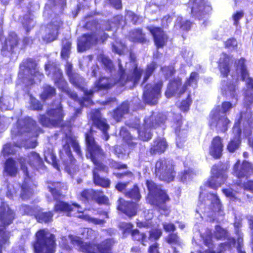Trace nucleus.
Here are the masks:
<instances>
[{
  "label": "nucleus",
  "mask_w": 253,
  "mask_h": 253,
  "mask_svg": "<svg viewBox=\"0 0 253 253\" xmlns=\"http://www.w3.org/2000/svg\"><path fill=\"white\" fill-rule=\"evenodd\" d=\"M227 241L220 243L219 245V247L220 251H226L230 250L232 247L234 246L236 244V240L234 238L230 237L227 238Z\"/></svg>",
  "instance_id": "nucleus-54"
},
{
  "label": "nucleus",
  "mask_w": 253,
  "mask_h": 253,
  "mask_svg": "<svg viewBox=\"0 0 253 253\" xmlns=\"http://www.w3.org/2000/svg\"><path fill=\"white\" fill-rule=\"evenodd\" d=\"M20 44V38L14 31H10L2 43L0 54L7 57L15 54Z\"/></svg>",
  "instance_id": "nucleus-12"
},
{
  "label": "nucleus",
  "mask_w": 253,
  "mask_h": 253,
  "mask_svg": "<svg viewBox=\"0 0 253 253\" xmlns=\"http://www.w3.org/2000/svg\"><path fill=\"white\" fill-rule=\"evenodd\" d=\"M247 61L244 57H241L235 62V69L240 72L241 79L246 82V86L248 89L253 90V78L250 77V73L246 64ZM250 102L253 103V92L250 95Z\"/></svg>",
  "instance_id": "nucleus-14"
},
{
  "label": "nucleus",
  "mask_w": 253,
  "mask_h": 253,
  "mask_svg": "<svg viewBox=\"0 0 253 253\" xmlns=\"http://www.w3.org/2000/svg\"><path fill=\"white\" fill-rule=\"evenodd\" d=\"M47 26L49 27L50 32L42 37L43 41L46 43L52 42L58 39L61 24H55L53 22H50Z\"/></svg>",
  "instance_id": "nucleus-34"
},
{
  "label": "nucleus",
  "mask_w": 253,
  "mask_h": 253,
  "mask_svg": "<svg viewBox=\"0 0 253 253\" xmlns=\"http://www.w3.org/2000/svg\"><path fill=\"white\" fill-rule=\"evenodd\" d=\"M77 198L83 203L86 204L93 201L98 205L109 204L108 198L104 194L101 190L84 189L78 195Z\"/></svg>",
  "instance_id": "nucleus-10"
},
{
  "label": "nucleus",
  "mask_w": 253,
  "mask_h": 253,
  "mask_svg": "<svg viewBox=\"0 0 253 253\" xmlns=\"http://www.w3.org/2000/svg\"><path fill=\"white\" fill-rule=\"evenodd\" d=\"M236 184L242 188L244 190L253 193V179H248L244 182H242L240 180H238Z\"/></svg>",
  "instance_id": "nucleus-51"
},
{
  "label": "nucleus",
  "mask_w": 253,
  "mask_h": 253,
  "mask_svg": "<svg viewBox=\"0 0 253 253\" xmlns=\"http://www.w3.org/2000/svg\"><path fill=\"white\" fill-rule=\"evenodd\" d=\"M145 184L149 191L147 196L149 203L159 211H168L166 204L170 200V198L166 191L151 180H146Z\"/></svg>",
  "instance_id": "nucleus-4"
},
{
  "label": "nucleus",
  "mask_w": 253,
  "mask_h": 253,
  "mask_svg": "<svg viewBox=\"0 0 253 253\" xmlns=\"http://www.w3.org/2000/svg\"><path fill=\"white\" fill-rule=\"evenodd\" d=\"M66 137L71 143L74 150L78 155L82 156V152L79 143L77 141V140L73 137L68 136L67 134H66Z\"/></svg>",
  "instance_id": "nucleus-58"
},
{
  "label": "nucleus",
  "mask_w": 253,
  "mask_h": 253,
  "mask_svg": "<svg viewBox=\"0 0 253 253\" xmlns=\"http://www.w3.org/2000/svg\"><path fill=\"white\" fill-rule=\"evenodd\" d=\"M18 167L15 160L12 158L7 159L4 165V171L11 177H15L18 173Z\"/></svg>",
  "instance_id": "nucleus-36"
},
{
  "label": "nucleus",
  "mask_w": 253,
  "mask_h": 253,
  "mask_svg": "<svg viewBox=\"0 0 253 253\" xmlns=\"http://www.w3.org/2000/svg\"><path fill=\"white\" fill-rule=\"evenodd\" d=\"M165 118L162 115H156L152 113L150 116L145 117L142 126L150 130L156 129L161 124L165 123Z\"/></svg>",
  "instance_id": "nucleus-27"
},
{
  "label": "nucleus",
  "mask_w": 253,
  "mask_h": 253,
  "mask_svg": "<svg viewBox=\"0 0 253 253\" xmlns=\"http://www.w3.org/2000/svg\"><path fill=\"white\" fill-rule=\"evenodd\" d=\"M220 111L213 110L210 115V126H214L217 132L224 133L228 129L231 122L226 115H220Z\"/></svg>",
  "instance_id": "nucleus-15"
},
{
  "label": "nucleus",
  "mask_w": 253,
  "mask_h": 253,
  "mask_svg": "<svg viewBox=\"0 0 253 253\" xmlns=\"http://www.w3.org/2000/svg\"><path fill=\"white\" fill-rule=\"evenodd\" d=\"M168 147V144L164 138L158 137L155 139L150 145L149 153L151 156L161 155L164 153Z\"/></svg>",
  "instance_id": "nucleus-28"
},
{
  "label": "nucleus",
  "mask_w": 253,
  "mask_h": 253,
  "mask_svg": "<svg viewBox=\"0 0 253 253\" xmlns=\"http://www.w3.org/2000/svg\"><path fill=\"white\" fill-rule=\"evenodd\" d=\"M99 41V38L95 32L84 34L78 40V50L80 52H84L89 49L91 46L97 44Z\"/></svg>",
  "instance_id": "nucleus-19"
},
{
  "label": "nucleus",
  "mask_w": 253,
  "mask_h": 253,
  "mask_svg": "<svg viewBox=\"0 0 253 253\" xmlns=\"http://www.w3.org/2000/svg\"><path fill=\"white\" fill-rule=\"evenodd\" d=\"M129 110V103L126 100L122 102L112 112V117L117 122H120L124 116L128 113Z\"/></svg>",
  "instance_id": "nucleus-33"
},
{
  "label": "nucleus",
  "mask_w": 253,
  "mask_h": 253,
  "mask_svg": "<svg viewBox=\"0 0 253 253\" xmlns=\"http://www.w3.org/2000/svg\"><path fill=\"white\" fill-rule=\"evenodd\" d=\"M61 43L60 56L62 58L67 59L69 57L71 52L72 42L69 39L64 38L62 39Z\"/></svg>",
  "instance_id": "nucleus-41"
},
{
  "label": "nucleus",
  "mask_w": 253,
  "mask_h": 253,
  "mask_svg": "<svg viewBox=\"0 0 253 253\" xmlns=\"http://www.w3.org/2000/svg\"><path fill=\"white\" fill-rule=\"evenodd\" d=\"M162 235V232L160 229L154 228L149 231V239L150 240H158Z\"/></svg>",
  "instance_id": "nucleus-61"
},
{
  "label": "nucleus",
  "mask_w": 253,
  "mask_h": 253,
  "mask_svg": "<svg viewBox=\"0 0 253 253\" xmlns=\"http://www.w3.org/2000/svg\"><path fill=\"white\" fill-rule=\"evenodd\" d=\"M212 7L208 0H192L191 16L199 21L208 18L212 13Z\"/></svg>",
  "instance_id": "nucleus-9"
},
{
  "label": "nucleus",
  "mask_w": 253,
  "mask_h": 253,
  "mask_svg": "<svg viewBox=\"0 0 253 253\" xmlns=\"http://www.w3.org/2000/svg\"><path fill=\"white\" fill-rule=\"evenodd\" d=\"M154 174L159 180L169 183L173 181L175 177V166L168 159L160 158L155 164Z\"/></svg>",
  "instance_id": "nucleus-6"
},
{
  "label": "nucleus",
  "mask_w": 253,
  "mask_h": 253,
  "mask_svg": "<svg viewBox=\"0 0 253 253\" xmlns=\"http://www.w3.org/2000/svg\"><path fill=\"white\" fill-rule=\"evenodd\" d=\"M9 236L3 229H0V252L3 246L8 242Z\"/></svg>",
  "instance_id": "nucleus-63"
},
{
  "label": "nucleus",
  "mask_w": 253,
  "mask_h": 253,
  "mask_svg": "<svg viewBox=\"0 0 253 253\" xmlns=\"http://www.w3.org/2000/svg\"><path fill=\"white\" fill-rule=\"evenodd\" d=\"M15 218L14 212L5 202L0 204V227L5 228L13 222Z\"/></svg>",
  "instance_id": "nucleus-24"
},
{
  "label": "nucleus",
  "mask_w": 253,
  "mask_h": 253,
  "mask_svg": "<svg viewBox=\"0 0 253 253\" xmlns=\"http://www.w3.org/2000/svg\"><path fill=\"white\" fill-rule=\"evenodd\" d=\"M118 74L119 78L113 82L115 85L118 84L119 86L122 87L130 82L129 75H126V70L121 65L119 66Z\"/></svg>",
  "instance_id": "nucleus-43"
},
{
  "label": "nucleus",
  "mask_w": 253,
  "mask_h": 253,
  "mask_svg": "<svg viewBox=\"0 0 253 253\" xmlns=\"http://www.w3.org/2000/svg\"><path fill=\"white\" fill-rule=\"evenodd\" d=\"M135 128L136 129L138 134V138L142 141H148L153 136V133L149 128H145L143 126L138 124Z\"/></svg>",
  "instance_id": "nucleus-39"
},
{
  "label": "nucleus",
  "mask_w": 253,
  "mask_h": 253,
  "mask_svg": "<svg viewBox=\"0 0 253 253\" xmlns=\"http://www.w3.org/2000/svg\"><path fill=\"white\" fill-rule=\"evenodd\" d=\"M241 143L239 136H235L232 138L228 142L227 149L231 153H233L238 149Z\"/></svg>",
  "instance_id": "nucleus-52"
},
{
  "label": "nucleus",
  "mask_w": 253,
  "mask_h": 253,
  "mask_svg": "<svg viewBox=\"0 0 253 253\" xmlns=\"http://www.w3.org/2000/svg\"><path fill=\"white\" fill-rule=\"evenodd\" d=\"M183 118L181 114H173L172 122V127L176 134V142L178 147H181L185 141L186 133L183 132L185 129L182 128Z\"/></svg>",
  "instance_id": "nucleus-18"
},
{
  "label": "nucleus",
  "mask_w": 253,
  "mask_h": 253,
  "mask_svg": "<svg viewBox=\"0 0 253 253\" xmlns=\"http://www.w3.org/2000/svg\"><path fill=\"white\" fill-rule=\"evenodd\" d=\"M166 242L169 245H176L177 246L180 245V239L176 233H170L169 234L166 239Z\"/></svg>",
  "instance_id": "nucleus-57"
},
{
  "label": "nucleus",
  "mask_w": 253,
  "mask_h": 253,
  "mask_svg": "<svg viewBox=\"0 0 253 253\" xmlns=\"http://www.w3.org/2000/svg\"><path fill=\"white\" fill-rule=\"evenodd\" d=\"M157 67L158 65L155 62H152L147 65L145 69L144 75L142 84L145 83L149 80Z\"/></svg>",
  "instance_id": "nucleus-46"
},
{
  "label": "nucleus",
  "mask_w": 253,
  "mask_h": 253,
  "mask_svg": "<svg viewBox=\"0 0 253 253\" xmlns=\"http://www.w3.org/2000/svg\"><path fill=\"white\" fill-rule=\"evenodd\" d=\"M19 68L18 77L23 83L33 84L35 83V77L40 75L38 64L34 58L24 59L19 65Z\"/></svg>",
  "instance_id": "nucleus-7"
},
{
  "label": "nucleus",
  "mask_w": 253,
  "mask_h": 253,
  "mask_svg": "<svg viewBox=\"0 0 253 253\" xmlns=\"http://www.w3.org/2000/svg\"><path fill=\"white\" fill-rule=\"evenodd\" d=\"M64 116L63 108L60 103L51 104L46 109L45 114L39 115V122L45 127L63 128L66 126L63 121Z\"/></svg>",
  "instance_id": "nucleus-3"
},
{
  "label": "nucleus",
  "mask_w": 253,
  "mask_h": 253,
  "mask_svg": "<svg viewBox=\"0 0 253 253\" xmlns=\"http://www.w3.org/2000/svg\"><path fill=\"white\" fill-rule=\"evenodd\" d=\"M93 129L91 127L85 133V142L89 158L94 165L92 169V180L93 183L97 186L104 188H108L111 185L110 179L101 176L98 172H107L108 168L99 160L100 157H104L105 154L101 146L95 142L93 135Z\"/></svg>",
  "instance_id": "nucleus-1"
},
{
  "label": "nucleus",
  "mask_w": 253,
  "mask_h": 253,
  "mask_svg": "<svg viewBox=\"0 0 253 253\" xmlns=\"http://www.w3.org/2000/svg\"><path fill=\"white\" fill-rule=\"evenodd\" d=\"M223 147L224 145L221 137L215 136L211 140L209 147V154L214 159H218L222 155Z\"/></svg>",
  "instance_id": "nucleus-26"
},
{
  "label": "nucleus",
  "mask_w": 253,
  "mask_h": 253,
  "mask_svg": "<svg viewBox=\"0 0 253 253\" xmlns=\"http://www.w3.org/2000/svg\"><path fill=\"white\" fill-rule=\"evenodd\" d=\"M199 80V74L196 72H192L188 78L187 79L184 84L182 86L178 94L179 96L183 94L187 90L188 86H190L192 84L197 85Z\"/></svg>",
  "instance_id": "nucleus-40"
},
{
  "label": "nucleus",
  "mask_w": 253,
  "mask_h": 253,
  "mask_svg": "<svg viewBox=\"0 0 253 253\" xmlns=\"http://www.w3.org/2000/svg\"><path fill=\"white\" fill-rule=\"evenodd\" d=\"M135 138L130 134L123 137L124 142L126 144L130 151L135 150L137 146V143L134 141Z\"/></svg>",
  "instance_id": "nucleus-53"
},
{
  "label": "nucleus",
  "mask_w": 253,
  "mask_h": 253,
  "mask_svg": "<svg viewBox=\"0 0 253 253\" xmlns=\"http://www.w3.org/2000/svg\"><path fill=\"white\" fill-rule=\"evenodd\" d=\"M142 73L143 70L138 68L137 65L134 67L131 75H129L130 81L132 83L133 85H135L138 84L141 77Z\"/></svg>",
  "instance_id": "nucleus-45"
},
{
  "label": "nucleus",
  "mask_w": 253,
  "mask_h": 253,
  "mask_svg": "<svg viewBox=\"0 0 253 253\" xmlns=\"http://www.w3.org/2000/svg\"><path fill=\"white\" fill-rule=\"evenodd\" d=\"M164 82L159 80L153 84H146L143 89L142 98L145 104L154 106L158 104L162 96V89Z\"/></svg>",
  "instance_id": "nucleus-8"
},
{
  "label": "nucleus",
  "mask_w": 253,
  "mask_h": 253,
  "mask_svg": "<svg viewBox=\"0 0 253 253\" xmlns=\"http://www.w3.org/2000/svg\"><path fill=\"white\" fill-rule=\"evenodd\" d=\"M212 197V200L210 205V208L212 211H214L216 209H219L221 207L220 200L216 194L210 193Z\"/></svg>",
  "instance_id": "nucleus-59"
},
{
  "label": "nucleus",
  "mask_w": 253,
  "mask_h": 253,
  "mask_svg": "<svg viewBox=\"0 0 253 253\" xmlns=\"http://www.w3.org/2000/svg\"><path fill=\"white\" fill-rule=\"evenodd\" d=\"M162 72H164V76L166 79L172 77L175 73V70L172 67L164 66L161 68Z\"/></svg>",
  "instance_id": "nucleus-62"
},
{
  "label": "nucleus",
  "mask_w": 253,
  "mask_h": 253,
  "mask_svg": "<svg viewBox=\"0 0 253 253\" xmlns=\"http://www.w3.org/2000/svg\"><path fill=\"white\" fill-rule=\"evenodd\" d=\"M26 162L32 168L37 169L43 165V162L39 154L35 151L28 153L23 161L20 162L21 169L26 176H29V171Z\"/></svg>",
  "instance_id": "nucleus-17"
},
{
  "label": "nucleus",
  "mask_w": 253,
  "mask_h": 253,
  "mask_svg": "<svg viewBox=\"0 0 253 253\" xmlns=\"http://www.w3.org/2000/svg\"><path fill=\"white\" fill-rule=\"evenodd\" d=\"M56 95V89L50 84H44L42 87V90L40 95L42 100L45 101Z\"/></svg>",
  "instance_id": "nucleus-42"
},
{
  "label": "nucleus",
  "mask_w": 253,
  "mask_h": 253,
  "mask_svg": "<svg viewBox=\"0 0 253 253\" xmlns=\"http://www.w3.org/2000/svg\"><path fill=\"white\" fill-rule=\"evenodd\" d=\"M223 165L222 163L213 165L211 169V175L206 182L207 186L213 190H217L225 183L227 176Z\"/></svg>",
  "instance_id": "nucleus-11"
},
{
  "label": "nucleus",
  "mask_w": 253,
  "mask_h": 253,
  "mask_svg": "<svg viewBox=\"0 0 253 253\" xmlns=\"http://www.w3.org/2000/svg\"><path fill=\"white\" fill-rule=\"evenodd\" d=\"M53 80L54 84L62 92L66 93L70 98L75 101L78 100L79 97L77 93L72 91L69 87L68 84L64 78L61 69L55 68L53 72Z\"/></svg>",
  "instance_id": "nucleus-13"
},
{
  "label": "nucleus",
  "mask_w": 253,
  "mask_h": 253,
  "mask_svg": "<svg viewBox=\"0 0 253 253\" xmlns=\"http://www.w3.org/2000/svg\"><path fill=\"white\" fill-rule=\"evenodd\" d=\"M75 208L77 209L78 212H81L79 210L80 209H81V207L79 204L76 203L70 204L66 202L58 200L54 204L52 211L53 212L65 213L68 216H71L72 212L75 211Z\"/></svg>",
  "instance_id": "nucleus-25"
},
{
  "label": "nucleus",
  "mask_w": 253,
  "mask_h": 253,
  "mask_svg": "<svg viewBox=\"0 0 253 253\" xmlns=\"http://www.w3.org/2000/svg\"><path fill=\"white\" fill-rule=\"evenodd\" d=\"M83 27L88 31H97L101 29V24L99 19L95 18L86 21Z\"/></svg>",
  "instance_id": "nucleus-48"
},
{
  "label": "nucleus",
  "mask_w": 253,
  "mask_h": 253,
  "mask_svg": "<svg viewBox=\"0 0 253 253\" xmlns=\"http://www.w3.org/2000/svg\"><path fill=\"white\" fill-rule=\"evenodd\" d=\"M33 194L32 190L27 184H23L21 186L20 197L23 200H27Z\"/></svg>",
  "instance_id": "nucleus-56"
},
{
  "label": "nucleus",
  "mask_w": 253,
  "mask_h": 253,
  "mask_svg": "<svg viewBox=\"0 0 253 253\" xmlns=\"http://www.w3.org/2000/svg\"><path fill=\"white\" fill-rule=\"evenodd\" d=\"M193 24V22L190 20L180 17L177 19L176 25L182 32H188L191 30Z\"/></svg>",
  "instance_id": "nucleus-44"
},
{
  "label": "nucleus",
  "mask_w": 253,
  "mask_h": 253,
  "mask_svg": "<svg viewBox=\"0 0 253 253\" xmlns=\"http://www.w3.org/2000/svg\"><path fill=\"white\" fill-rule=\"evenodd\" d=\"M85 86H84L83 89H80L84 93V95L85 96V97H83L81 99L78 100L81 106L83 107L84 105V103L86 101H89L90 98L93 96V94L94 92H98V91H94V88H93V86L91 89L87 90L85 87Z\"/></svg>",
  "instance_id": "nucleus-47"
},
{
  "label": "nucleus",
  "mask_w": 253,
  "mask_h": 253,
  "mask_svg": "<svg viewBox=\"0 0 253 253\" xmlns=\"http://www.w3.org/2000/svg\"><path fill=\"white\" fill-rule=\"evenodd\" d=\"M65 73L69 82L74 87L78 89H83L84 86H85L86 84L85 79L80 74L73 71L71 63H67Z\"/></svg>",
  "instance_id": "nucleus-21"
},
{
  "label": "nucleus",
  "mask_w": 253,
  "mask_h": 253,
  "mask_svg": "<svg viewBox=\"0 0 253 253\" xmlns=\"http://www.w3.org/2000/svg\"><path fill=\"white\" fill-rule=\"evenodd\" d=\"M107 4L116 10L123 9L122 0H106Z\"/></svg>",
  "instance_id": "nucleus-60"
},
{
  "label": "nucleus",
  "mask_w": 253,
  "mask_h": 253,
  "mask_svg": "<svg viewBox=\"0 0 253 253\" xmlns=\"http://www.w3.org/2000/svg\"><path fill=\"white\" fill-rule=\"evenodd\" d=\"M59 156L67 167L72 168L76 166V160L72 155L68 142H66L62 146V150L59 151Z\"/></svg>",
  "instance_id": "nucleus-30"
},
{
  "label": "nucleus",
  "mask_w": 253,
  "mask_h": 253,
  "mask_svg": "<svg viewBox=\"0 0 253 253\" xmlns=\"http://www.w3.org/2000/svg\"><path fill=\"white\" fill-rule=\"evenodd\" d=\"M228 233L227 231L219 225L215 227L214 236L217 240H224L227 238Z\"/></svg>",
  "instance_id": "nucleus-55"
},
{
  "label": "nucleus",
  "mask_w": 253,
  "mask_h": 253,
  "mask_svg": "<svg viewBox=\"0 0 253 253\" xmlns=\"http://www.w3.org/2000/svg\"><path fill=\"white\" fill-rule=\"evenodd\" d=\"M127 39L133 43L145 44L149 42L145 33L142 28H135L129 31L127 35Z\"/></svg>",
  "instance_id": "nucleus-29"
},
{
  "label": "nucleus",
  "mask_w": 253,
  "mask_h": 253,
  "mask_svg": "<svg viewBox=\"0 0 253 253\" xmlns=\"http://www.w3.org/2000/svg\"><path fill=\"white\" fill-rule=\"evenodd\" d=\"M72 242L78 247L79 251L84 253H113L112 249L114 241L110 238L106 239L99 243L85 242L80 239H74Z\"/></svg>",
  "instance_id": "nucleus-5"
},
{
  "label": "nucleus",
  "mask_w": 253,
  "mask_h": 253,
  "mask_svg": "<svg viewBox=\"0 0 253 253\" xmlns=\"http://www.w3.org/2000/svg\"><path fill=\"white\" fill-rule=\"evenodd\" d=\"M48 189L50 193L51 194L54 200L58 201L63 197V196L60 191L56 188L48 187Z\"/></svg>",
  "instance_id": "nucleus-64"
},
{
  "label": "nucleus",
  "mask_w": 253,
  "mask_h": 253,
  "mask_svg": "<svg viewBox=\"0 0 253 253\" xmlns=\"http://www.w3.org/2000/svg\"><path fill=\"white\" fill-rule=\"evenodd\" d=\"M90 119L93 126L101 131L104 135V139L106 141L108 140L110 137L108 132L110 126L106 119L102 118L100 111L99 109L92 110L90 113Z\"/></svg>",
  "instance_id": "nucleus-16"
},
{
  "label": "nucleus",
  "mask_w": 253,
  "mask_h": 253,
  "mask_svg": "<svg viewBox=\"0 0 253 253\" xmlns=\"http://www.w3.org/2000/svg\"><path fill=\"white\" fill-rule=\"evenodd\" d=\"M115 85V83L111 81L109 77L100 76L93 84V88L95 91H104L111 89Z\"/></svg>",
  "instance_id": "nucleus-32"
},
{
  "label": "nucleus",
  "mask_w": 253,
  "mask_h": 253,
  "mask_svg": "<svg viewBox=\"0 0 253 253\" xmlns=\"http://www.w3.org/2000/svg\"><path fill=\"white\" fill-rule=\"evenodd\" d=\"M124 195L136 202L139 201L142 197L140 188L136 183L134 184L130 189L124 192Z\"/></svg>",
  "instance_id": "nucleus-38"
},
{
  "label": "nucleus",
  "mask_w": 253,
  "mask_h": 253,
  "mask_svg": "<svg viewBox=\"0 0 253 253\" xmlns=\"http://www.w3.org/2000/svg\"><path fill=\"white\" fill-rule=\"evenodd\" d=\"M218 61V68L223 78H227L230 72V64L232 61V56L226 53H222Z\"/></svg>",
  "instance_id": "nucleus-31"
},
{
  "label": "nucleus",
  "mask_w": 253,
  "mask_h": 253,
  "mask_svg": "<svg viewBox=\"0 0 253 253\" xmlns=\"http://www.w3.org/2000/svg\"><path fill=\"white\" fill-rule=\"evenodd\" d=\"M54 213L53 211H38L35 215L37 221L40 223H49L53 221Z\"/></svg>",
  "instance_id": "nucleus-37"
},
{
  "label": "nucleus",
  "mask_w": 253,
  "mask_h": 253,
  "mask_svg": "<svg viewBox=\"0 0 253 253\" xmlns=\"http://www.w3.org/2000/svg\"><path fill=\"white\" fill-rule=\"evenodd\" d=\"M192 103V99L191 98V95L189 94L185 99H183L181 101L178 108L181 111L184 113L187 112L190 109V106Z\"/></svg>",
  "instance_id": "nucleus-50"
},
{
  "label": "nucleus",
  "mask_w": 253,
  "mask_h": 253,
  "mask_svg": "<svg viewBox=\"0 0 253 253\" xmlns=\"http://www.w3.org/2000/svg\"><path fill=\"white\" fill-rule=\"evenodd\" d=\"M153 38V41L157 49L163 48L168 41V37L162 28L160 27H147Z\"/></svg>",
  "instance_id": "nucleus-22"
},
{
  "label": "nucleus",
  "mask_w": 253,
  "mask_h": 253,
  "mask_svg": "<svg viewBox=\"0 0 253 253\" xmlns=\"http://www.w3.org/2000/svg\"><path fill=\"white\" fill-rule=\"evenodd\" d=\"M139 209V205L137 202L126 201L122 198L118 201L117 209L129 218L136 215Z\"/></svg>",
  "instance_id": "nucleus-20"
},
{
  "label": "nucleus",
  "mask_w": 253,
  "mask_h": 253,
  "mask_svg": "<svg viewBox=\"0 0 253 253\" xmlns=\"http://www.w3.org/2000/svg\"><path fill=\"white\" fill-rule=\"evenodd\" d=\"M35 238L32 243L34 253H55L57 245L54 234L42 228L36 231Z\"/></svg>",
  "instance_id": "nucleus-2"
},
{
  "label": "nucleus",
  "mask_w": 253,
  "mask_h": 253,
  "mask_svg": "<svg viewBox=\"0 0 253 253\" xmlns=\"http://www.w3.org/2000/svg\"><path fill=\"white\" fill-rule=\"evenodd\" d=\"M182 80L180 78H173L170 80L165 92V95L167 98H169L175 95L181 86Z\"/></svg>",
  "instance_id": "nucleus-35"
},
{
  "label": "nucleus",
  "mask_w": 253,
  "mask_h": 253,
  "mask_svg": "<svg viewBox=\"0 0 253 253\" xmlns=\"http://www.w3.org/2000/svg\"><path fill=\"white\" fill-rule=\"evenodd\" d=\"M134 241L140 242L143 246H146V235L144 233H141L137 229L132 230L130 234Z\"/></svg>",
  "instance_id": "nucleus-49"
},
{
  "label": "nucleus",
  "mask_w": 253,
  "mask_h": 253,
  "mask_svg": "<svg viewBox=\"0 0 253 253\" xmlns=\"http://www.w3.org/2000/svg\"><path fill=\"white\" fill-rule=\"evenodd\" d=\"M252 164L247 161H243L241 164L240 161L237 160L233 166V174L238 178H249L252 173Z\"/></svg>",
  "instance_id": "nucleus-23"
}]
</instances>
